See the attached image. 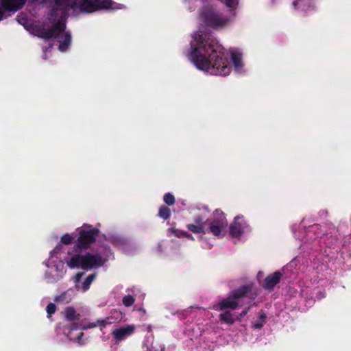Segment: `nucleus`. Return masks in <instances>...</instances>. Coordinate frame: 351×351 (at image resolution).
Listing matches in <instances>:
<instances>
[{
    "mask_svg": "<svg viewBox=\"0 0 351 351\" xmlns=\"http://www.w3.org/2000/svg\"><path fill=\"white\" fill-rule=\"evenodd\" d=\"M187 56L197 69L210 75L227 76L232 65L237 72L243 71L241 53L225 49L217 40L200 31L193 35Z\"/></svg>",
    "mask_w": 351,
    "mask_h": 351,
    "instance_id": "obj_1",
    "label": "nucleus"
},
{
    "mask_svg": "<svg viewBox=\"0 0 351 351\" xmlns=\"http://www.w3.org/2000/svg\"><path fill=\"white\" fill-rule=\"evenodd\" d=\"M75 232L78 234L77 241L74 247L76 254L71 255L69 253L71 257L66 259L67 266L71 269L82 268L88 270L103 265L106 261V258L101 257L99 254L81 253V250L88 248L90 244L94 242L98 230L90 226L84 224L82 227L77 228Z\"/></svg>",
    "mask_w": 351,
    "mask_h": 351,
    "instance_id": "obj_2",
    "label": "nucleus"
},
{
    "mask_svg": "<svg viewBox=\"0 0 351 351\" xmlns=\"http://www.w3.org/2000/svg\"><path fill=\"white\" fill-rule=\"evenodd\" d=\"M51 17L62 20L70 11L73 14L90 13L99 9L118 10L123 5L112 0H53Z\"/></svg>",
    "mask_w": 351,
    "mask_h": 351,
    "instance_id": "obj_3",
    "label": "nucleus"
},
{
    "mask_svg": "<svg viewBox=\"0 0 351 351\" xmlns=\"http://www.w3.org/2000/svg\"><path fill=\"white\" fill-rule=\"evenodd\" d=\"M194 222L186 225L189 230L193 233L205 234L210 232L217 238H222L226 234L228 221L223 213L219 210L214 212L210 219L204 221V217L200 215L195 218Z\"/></svg>",
    "mask_w": 351,
    "mask_h": 351,
    "instance_id": "obj_4",
    "label": "nucleus"
},
{
    "mask_svg": "<svg viewBox=\"0 0 351 351\" xmlns=\"http://www.w3.org/2000/svg\"><path fill=\"white\" fill-rule=\"evenodd\" d=\"M61 245H58L49 254L45 264L47 267L45 273V280L47 283H55L61 280L66 273L64 262L60 258Z\"/></svg>",
    "mask_w": 351,
    "mask_h": 351,
    "instance_id": "obj_5",
    "label": "nucleus"
},
{
    "mask_svg": "<svg viewBox=\"0 0 351 351\" xmlns=\"http://www.w3.org/2000/svg\"><path fill=\"white\" fill-rule=\"evenodd\" d=\"M245 292V288L239 289L232 295L222 300L218 304L213 306V308L215 311H223V312L219 315V319L221 322L228 324H232L239 319L238 316L234 315L230 311H228V309L231 311L236 309L240 304V298Z\"/></svg>",
    "mask_w": 351,
    "mask_h": 351,
    "instance_id": "obj_6",
    "label": "nucleus"
},
{
    "mask_svg": "<svg viewBox=\"0 0 351 351\" xmlns=\"http://www.w3.org/2000/svg\"><path fill=\"white\" fill-rule=\"evenodd\" d=\"M40 36L44 38H56L60 43L58 49L64 52L71 45V35L65 31V24L62 21L53 24L50 29H43L40 32Z\"/></svg>",
    "mask_w": 351,
    "mask_h": 351,
    "instance_id": "obj_7",
    "label": "nucleus"
},
{
    "mask_svg": "<svg viewBox=\"0 0 351 351\" xmlns=\"http://www.w3.org/2000/svg\"><path fill=\"white\" fill-rule=\"evenodd\" d=\"M199 19L201 25L213 29H221L229 24L231 19L223 16L215 8L208 7L202 10Z\"/></svg>",
    "mask_w": 351,
    "mask_h": 351,
    "instance_id": "obj_8",
    "label": "nucleus"
},
{
    "mask_svg": "<svg viewBox=\"0 0 351 351\" xmlns=\"http://www.w3.org/2000/svg\"><path fill=\"white\" fill-rule=\"evenodd\" d=\"M135 330L136 326L134 324H126L112 330L111 335L115 343H119L133 335Z\"/></svg>",
    "mask_w": 351,
    "mask_h": 351,
    "instance_id": "obj_9",
    "label": "nucleus"
},
{
    "mask_svg": "<svg viewBox=\"0 0 351 351\" xmlns=\"http://www.w3.org/2000/svg\"><path fill=\"white\" fill-rule=\"evenodd\" d=\"M250 230V227L243 216H237L230 226V234L234 237H239L242 234Z\"/></svg>",
    "mask_w": 351,
    "mask_h": 351,
    "instance_id": "obj_10",
    "label": "nucleus"
},
{
    "mask_svg": "<svg viewBox=\"0 0 351 351\" xmlns=\"http://www.w3.org/2000/svg\"><path fill=\"white\" fill-rule=\"evenodd\" d=\"M25 0H1L2 8H0V21L6 17V12H15L20 9Z\"/></svg>",
    "mask_w": 351,
    "mask_h": 351,
    "instance_id": "obj_11",
    "label": "nucleus"
},
{
    "mask_svg": "<svg viewBox=\"0 0 351 351\" xmlns=\"http://www.w3.org/2000/svg\"><path fill=\"white\" fill-rule=\"evenodd\" d=\"M83 273H77L74 277L75 287L78 291L85 292L89 289L90 286L93 281L95 280L96 276L95 274L89 275L87 278L81 282L80 279Z\"/></svg>",
    "mask_w": 351,
    "mask_h": 351,
    "instance_id": "obj_12",
    "label": "nucleus"
},
{
    "mask_svg": "<svg viewBox=\"0 0 351 351\" xmlns=\"http://www.w3.org/2000/svg\"><path fill=\"white\" fill-rule=\"evenodd\" d=\"M112 323V322L111 321V318L106 317L103 319L97 320L96 323H90L87 326L86 325H81L80 326H79L77 324H73L71 326V330H76L77 328H81L82 330H85V329L90 328H94L96 326H99V327H101V328H103L106 325L110 324Z\"/></svg>",
    "mask_w": 351,
    "mask_h": 351,
    "instance_id": "obj_13",
    "label": "nucleus"
},
{
    "mask_svg": "<svg viewBox=\"0 0 351 351\" xmlns=\"http://www.w3.org/2000/svg\"><path fill=\"white\" fill-rule=\"evenodd\" d=\"M292 5L295 9H301L305 12H308L313 9V0H293Z\"/></svg>",
    "mask_w": 351,
    "mask_h": 351,
    "instance_id": "obj_14",
    "label": "nucleus"
},
{
    "mask_svg": "<svg viewBox=\"0 0 351 351\" xmlns=\"http://www.w3.org/2000/svg\"><path fill=\"white\" fill-rule=\"evenodd\" d=\"M282 276L281 273L275 272L274 274L268 276L265 280L264 287L267 289H271L275 285H276Z\"/></svg>",
    "mask_w": 351,
    "mask_h": 351,
    "instance_id": "obj_15",
    "label": "nucleus"
},
{
    "mask_svg": "<svg viewBox=\"0 0 351 351\" xmlns=\"http://www.w3.org/2000/svg\"><path fill=\"white\" fill-rule=\"evenodd\" d=\"M62 313L67 321H75L80 318V314L73 306H67Z\"/></svg>",
    "mask_w": 351,
    "mask_h": 351,
    "instance_id": "obj_16",
    "label": "nucleus"
},
{
    "mask_svg": "<svg viewBox=\"0 0 351 351\" xmlns=\"http://www.w3.org/2000/svg\"><path fill=\"white\" fill-rule=\"evenodd\" d=\"M71 300L72 295L69 293V291L57 295L55 298V301L60 304L69 303Z\"/></svg>",
    "mask_w": 351,
    "mask_h": 351,
    "instance_id": "obj_17",
    "label": "nucleus"
},
{
    "mask_svg": "<svg viewBox=\"0 0 351 351\" xmlns=\"http://www.w3.org/2000/svg\"><path fill=\"white\" fill-rule=\"evenodd\" d=\"M170 213V209L166 206H162L159 210V216L164 219L169 218Z\"/></svg>",
    "mask_w": 351,
    "mask_h": 351,
    "instance_id": "obj_18",
    "label": "nucleus"
},
{
    "mask_svg": "<svg viewBox=\"0 0 351 351\" xmlns=\"http://www.w3.org/2000/svg\"><path fill=\"white\" fill-rule=\"evenodd\" d=\"M169 235L170 236H176L177 237H184L185 235L186 232H184L182 230L171 228L169 230Z\"/></svg>",
    "mask_w": 351,
    "mask_h": 351,
    "instance_id": "obj_19",
    "label": "nucleus"
},
{
    "mask_svg": "<svg viewBox=\"0 0 351 351\" xmlns=\"http://www.w3.org/2000/svg\"><path fill=\"white\" fill-rule=\"evenodd\" d=\"M73 240L72 235L66 234L61 237V243L64 245H69Z\"/></svg>",
    "mask_w": 351,
    "mask_h": 351,
    "instance_id": "obj_20",
    "label": "nucleus"
},
{
    "mask_svg": "<svg viewBox=\"0 0 351 351\" xmlns=\"http://www.w3.org/2000/svg\"><path fill=\"white\" fill-rule=\"evenodd\" d=\"M164 202L171 206L173 205L175 202V198L173 195L171 193H167L164 195Z\"/></svg>",
    "mask_w": 351,
    "mask_h": 351,
    "instance_id": "obj_21",
    "label": "nucleus"
},
{
    "mask_svg": "<svg viewBox=\"0 0 351 351\" xmlns=\"http://www.w3.org/2000/svg\"><path fill=\"white\" fill-rule=\"evenodd\" d=\"M145 348V351H162V348L158 344L154 345L151 343L150 345H146Z\"/></svg>",
    "mask_w": 351,
    "mask_h": 351,
    "instance_id": "obj_22",
    "label": "nucleus"
},
{
    "mask_svg": "<svg viewBox=\"0 0 351 351\" xmlns=\"http://www.w3.org/2000/svg\"><path fill=\"white\" fill-rule=\"evenodd\" d=\"M134 302V299L131 295H126L123 299V303L126 306H131Z\"/></svg>",
    "mask_w": 351,
    "mask_h": 351,
    "instance_id": "obj_23",
    "label": "nucleus"
},
{
    "mask_svg": "<svg viewBox=\"0 0 351 351\" xmlns=\"http://www.w3.org/2000/svg\"><path fill=\"white\" fill-rule=\"evenodd\" d=\"M56 306L53 303H50L47 305V314H48V317H50L51 315L55 313L56 311Z\"/></svg>",
    "mask_w": 351,
    "mask_h": 351,
    "instance_id": "obj_24",
    "label": "nucleus"
},
{
    "mask_svg": "<svg viewBox=\"0 0 351 351\" xmlns=\"http://www.w3.org/2000/svg\"><path fill=\"white\" fill-rule=\"evenodd\" d=\"M264 318H265V316H262L261 317V320H260L259 322L255 323L254 324V327L256 328H262L263 324H264Z\"/></svg>",
    "mask_w": 351,
    "mask_h": 351,
    "instance_id": "obj_25",
    "label": "nucleus"
},
{
    "mask_svg": "<svg viewBox=\"0 0 351 351\" xmlns=\"http://www.w3.org/2000/svg\"><path fill=\"white\" fill-rule=\"evenodd\" d=\"M184 237H186V238H187L189 239H191V240H193L194 239L193 237L191 234L187 233L186 232L185 235H184Z\"/></svg>",
    "mask_w": 351,
    "mask_h": 351,
    "instance_id": "obj_26",
    "label": "nucleus"
},
{
    "mask_svg": "<svg viewBox=\"0 0 351 351\" xmlns=\"http://www.w3.org/2000/svg\"><path fill=\"white\" fill-rule=\"evenodd\" d=\"M247 311V310H245L243 311L241 314H240V316H244L246 315Z\"/></svg>",
    "mask_w": 351,
    "mask_h": 351,
    "instance_id": "obj_27",
    "label": "nucleus"
},
{
    "mask_svg": "<svg viewBox=\"0 0 351 351\" xmlns=\"http://www.w3.org/2000/svg\"><path fill=\"white\" fill-rule=\"evenodd\" d=\"M82 332H80L79 336H82Z\"/></svg>",
    "mask_w": 351,
    "mask_h": 351,
    "instance_id": "obj_28",
    "label": "nucleus"
}]
</instances>
